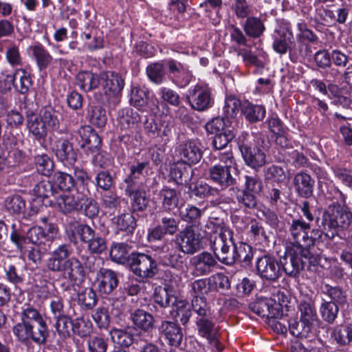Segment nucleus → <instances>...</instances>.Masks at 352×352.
Wrapping results in <instances>:
<instances>
[{
	"mask_svg": "<svg viewBox=\"0 0 352 352\" xmlns=\"http://www.w3.org/2000/svg\"><path fill=\"white\" fill-rule=\"evenodd\" d=\"M14 334L18 340L23 344H28L32 341V331L31 324L21 322L14 326L12 329Z\"/></svg>",
	"mask_w": 352,
	"mask_h": 352,
	"instance_id": "774afa93",
	"label": "nucleus"
},
{
	"mask_svg": "<svg viewBox=\"0 0 352 352\" xmlns=\"http://www.w3.org/2000/svg\"><path fill=\"white\" fill-rule=\"evenodd\" d=\"M293 185L300 197L308 199L313 195L315 180L307 171L301 170L295 174Z\"/></svg>",
	"mask_w": 352,
	"mask_h": 352,
	"instance_id": "a878e982",
	"label": "nucleus"
},
{
	"mask_svg": "<svg viewBox=\"0 0 352 352\" xmlns=\"http://www.w3.org/2000/svg\"><path fill=\"white\" fill-rule=\"evenodd\" d=\"M236 263H240L242 267H250L253 258L252 248L244 243H239L236 254Z\"/></svg>",
	"mask_w": 352,
	"mask_h": 352,
	"instance_id": "0e129e2a",
	"label": "nucleus"
},
{
	"mask_svg": "<svg viewBox=\"0 0 352 352\" xmlns=\"http://www.w3.org/2000/svg\"><path fill=\"white\" fill-rule=\"evenodd\" d=\"M278 261L281 276L285 272L291 278H296L305 267L311 270V266L316 267L320 259L318 256L313 254L310 250L303 248L302 245H294L292 248L286 250Z\"/></svg>",
	"mask_w": 352,
	"mask_h": 352,
	"instance_id": "7ed1b4c3",
	"label": "nucleus"
},
{
	"mask_svg": "<svg viewBox=\"0 0 352 352\" xmlns=\"http://www.w3.org/2000/svg\"><path fill=\"white\" fill-rule=\"evenodd\" d=\"M51 148L58 160L65 164H74L77 160V153L73 144L63 138L52 140Z\"/></svg>",
	"mask_w": 352,
	"mask_h": 352,
	"instance_id": "dca6fc26",
	"label": "nucleus"
},
{
	"mask_svg": "<svg viewBox=\"0 0 352 352\" xmlns=\"http://www.w3.org/2000/svg\"><path fill=\"white\" fill-rule=\"evenodd\" d=\"M319 312L324 322L332 324L336 322L338 317L339 307L335 302L324 300L320 306Z\"/></svg>",
	"mask_w": 352,
	"mask_h": 352,
	"instance_id": "5fc2aeb1",
	"label": "nucleus"
},
{
	"mask_svg": "<svg viewBox=\"0 0 352 352\" xmlns=\"http://www.w3.org/2000/svg\"><path fill=\"white\" fill-rule=\"evenodd\" d=\"M30 50L32 51L41 71L45 69L51 64L52 56L41 45L31 46Z\"/></svg>",
	"mask_w": 352,
	"mask_h": 352,
	"instance_id": "4d7b16f0",
	"label": "nucleus"
},
{
	"mask_svg": "<svg viewBox=\"0 0 352 352\" xmlns=\"http://www.w3.org/2000/svg\"><path fill=\"white\" fill-rule=\"evenodd\" d=\"M90 192H83L82 200L80 203V210H82L83 214L89 219H94L98 215L99 205L93 198L89 197Z\"/></svg>",
	"mask_w": 352,
	"mask_h": 352,
	"instance_id": "bf43d9fd",
	"label": "nucleus"
},
{
	"mask_svg": "<svg viewBox=\"0 0 352 352\" xmlns=\"http://www.w3.org/2000/svg\"><path fill=\"white\" fill-rule=\"evenodd\" d=\"M272 38L274 50L280 55L288 52L291 60L292 52L296 45L291 29L288 26H280L274 30Z\"/></svg>",
	"mask_w": 352,
	"mask_h": 352,
	"instance_id": "f8f14e48",
	"label": "nucleus"
},
{
	"mask_svg": "<svg viewBox=\"0 0 352 352\" xmlns=\"http://www.w3.org/2000/svg\"><path fill=\"white\" fill-rule=\"evenodd\" d=\"M327 226L322 222L321 217L318 214L316 217V228H313L309 234L307 232L303 248H307L309 250L311 247H314L316 244L323 241V236L333 240L335 236L331 231H328L326 228Z\"/></svg>",
	"mask_w": 352,
	"mask_h": 352,
	"instance_id": "5701e85b",
	"label": "nucleus"
},
{
	"mask_svg": "<svg viewBox=\"0 0 352 352\" xmlns=\"http://www.w3.org/2000/svg\"><path fill=\"white\" fill-rule=\"evenodd\" d=\"M76 231L80 241L87 244V250L90 253L100 254L107 250L106 239L89 225L78 223Z\"/></svg>",
	"mask_w": 352,
	"mask_h": 352,
	"instance_id": "1a4fd4ad",
	"label": "nucleus"
},
{
	"mask_svg": "<svg viewBox=\"0 0 352 352\" xmlns=\"http://www.w3.org/2000/svg\"><path fill=\"white\" fill-rule=\"evenodd\" d=\"M204 238L201 229L195 225H190L177 234L175 242L180 252L192 255L203 248Z\"/></svg>",
	"mask_w": 352,
	"mask_h": 352,
	"instance_id": "6e6552de",
	"label": "nucleus"
},
{
	"mask_svg": "<svg viewBox=\"0 0 352 352\" xmlns=\"http://www.w3.org/2000/svg\"><path fill=\"white\" fill-rule=\"evenodd\" d=\"M101 83L106 95L113 96V104L117 105L120 101L122 91L124 87V80L121 75L114 72L101 73Z\"/></svg>",
	"mask_w": 352,
	"mask_h": 352,
	"instance_id": "ddd939ff",
	"label": "nucleus"
},
{
	"mask_svg": "<svg viewBox=\"0 0 352 352\" xmlns=\"http://www.w3.org/2000/svg\"><path fill=\"white\" fill-rule=\"evenodd\" d=\"M174 307H175L174 317L177 318L175 322H179L182 325L186 326L192 315L190 304L186 300H179Z\"/></svg>",
	"mask_w": 352,
	"mask_h": 352,
	"instance_id": "13d9d810",
	"label": "nucleus"
},
{
	"mask_svg": "<svg viewBox=\"0 0 352 352\" xmlns=\"http://www.w3.org/2000/svg\"><path fill=\"white\" fill-rule=\"evenodd\" d=\"M241 113L248 122L255 123L264 119L266 111L263 105L245 102L241 106Z\"/></svg>",
	"mask_w": 352,
	"mask_h": 352,
	"instance_id": "ea45409f",
	"label": "nucleus"
},
{
	"mask_svg": "<svg viewBox=\"0 0 352 352\" xmlns=\"http://www.w3.org/2000/svg\"><path fill=\"white\" fill-rule=\"evenodd\" d=\"M13 81L14 89L21 94H27L32 85L30 75L24 69L15 73Z\"/></svg>",
	"mask_w": 352,
	"mask_h": 352,
	"instance_id": "6e6d98bb",
	"label": "nucleus"
},
{
	"mask_svg": "<svg viewBox=\"0 0 352 352\" xmlns=\"http://www.w3.org/2000/svg\"><path fill=\"white\" fill-rule=\"evenodd\" d=\"M126 195L130 198L131 212H143L146 210L149 204V197L144 189H124Z\"/></svg>",
	"mask_w": 352,
	"mask_h": 352,
	"instance_id": "473e14b6",
	"label": "nucleus"
},
{
	"mask_svg": "<svg viewBox=\"0 0 352 352\" xmlns=\"http://www.w3.org/2000/svg\"><path fill=\"white\" fill-rule=\"evenodd\" d=\"M188 100L190 107L197 111H206L212 107L214 100L210 89L204 86L197 85L189 92Z\"/></svg>",
	"mask_w": 352,
	"mask_h": 352,
	"instance_id": "2eb2a0df",
	"label": "nucleus"
},
{
	"mask_svg": "<svg viewBox=\"0 0 352 352\" xmlns=\"http://www.w3.org/2000/svg\"><path fill=\"white\" fill-rule=\"evenodd\" d=\"M72 253L69 243H62L52 251L47 268L54 272L63 273L73 283H82L86 276L85 267L76 257L69 258Z\"/></svg>",
	"mask_w": 352,
	"mask_h": 352,
	"instance_id": "f03ea898",
	"label": "nucleus"
},
{
	"mask_svg": "<svg viewBox=\"0 0 352 352\" xmlns=\"http://www.w3.org/2000/svg\"><path fill=\"white\" fill-rule=\"evenodd\" d=\"M33 191L45 207L52 205L58 194L57 188L49 181L40 182L34 186Z\"/></svg>",
	"mask_w": 352,
	"mask_h": 352,
	"instance_id": "7c9ffc66",
	"label": "nucleus"
},
{
	"mask_svg": "<svg viewBox=\"0 0 352 352\" xmlns=\"http://www.w3.org/2000/svg\"><path fill=\"white\" fill-rule=\"evenodd\" d=\"M101 74L91 72H80L76 76V85L85 92L91 91L98 87L101 83Z\"/></svg>",
	"mask_w": 352,
	"mask_h": 352,
	"instance_id": "72a5a7b5",
	"label": "nucleus"
},
{
	"mask_svg": "<svg viewBox=\"0 0 352 352\" xmlns=\"http://www.w3.org/2000/svg\"><path fill=\"white\" fill-rule=\"evenodd\" d=\"M128 263L131 272L142 279H151L159 272L156 260L148 254L132 252L129 254Z\"/></svg>",
	"mask_w": 352,
	"mask_h": 352,
	"instance_id": "0eeeda50",
	"label": "nucleus"
},
{
	"mask_svg": "<svg viewBox=\"0 0 352 352\" xmlns=\"http://www.w3.org/2000/svg\"><path fill=\"white\" fill-rule=\"evenodd\" d=\"M37 173L45 177H50L54 171L53 160L47 154L36 155L34 157Z\"/></svg>",
	"mask_w": 352,
	"mask_h": 352,
	"instance_id": "8fccbe9b",
	"label": "nucleus"
},
{
	"mask_svg": "<svg viewBox=\"0 0 352 352\" xmlns=\"http://www.w3.org/2000/svg\"><path fill=\"white\" fill-rule=\"evenodd\" d=\"M322 292L330 298L329 302H335L336 305H344L346 302V291L342 287L326 284L322 288Z\"/></svg>",
	"mask_w": 352,
	"mask_h": 352,
	"instance_id": "680f3d73",
	"label": "nucleus"
},
{
	"mask_svg": "<svg viewBox=\"0 0 352 352\" xmlns=\"http://www.w3.org/2000/svg\"><path fill=\"white\" fill-rule=\"evenodd\" d=\"M195 324L199 336L206 338L208 341L215 340V335L218 331L215 327L212 316L206 318H196Z\"/></svg>",
	"mask_w": 352,
	"mask_h": 352,
	"instance_id": "58836bf2",
	"label": "nucleus"
},
{
	"mask_svg": "<svg viewBox=\"0 0 352 352\" xmlns=\"http://www.w3.org/2000/svg\"><path fill=\"white\" fill-rule=\"evenodd\" d=\"M258 140L260 146H254L252 138L247 132H242L237 139V145L245 164L256 171L267 163L266 155L260 148H264L265 140L263 138H259Z\"/></svg>",
	"mask_w": 352,
	"mask_h": 352,
	"instance_id": "423d86ee",
	"label": "nucleus"
},
{
	"mask_svg": "<svg viewBox=\"0 0 352 352\" xmlns=\"http://www.w3.org/2000/svg\"><path fill=\"white\" fill-rule=\"evenodd\" d=\"M32 331V341L38 345H44L47 343L50 336L48 326L45 320L31 324Z\"/></svg>",
	"mask_w": 352,
	"mask_h": 352,
	"instance_id": "49530a36",
	"label": "nucleus"
},
{
	"mask_svg": "<svg viewBox=\"0 0 352 352\" xmlns=\"http://www.w3.org/2000/svg\"><path fill=\"white\" fill-rule=\"evenodd\" d=\"M82 196L83 192H80L79 188L77 187L76 195H59L58 193L55 201L56 202L60 210L63 213L67 214L80 210Z\"/></svg>",
	"mask_w": 352,
	"mask_h": 352,
	"instance_id": "2f4dec72",
	"label": "nucleus"
},
{
	"mask_svg": "<svg viewBox=\"0 0 352 352\" xmlns=\"http://www.w3.org/2000/svg\"><path fill=\"white\" fill-rule=\"evenodd\" d=\"M175 152L179 161L191 166L199 163L203 157L201 145L192 140L179 144Z\"/></svg>",
	"mask_w": 352,
	"mask_h": 352,
	"instance_id": "4468645a",
	"label": "nucleus"
},
{
	"mask_svg": "<svg viewBox=\"0 0 352 352\" xmlns=\"http://www.w3.org/2000/svg\"><path fill=\"white\" fill-rule=\"evenodd\" d=\"M153 299L155 302L162 308L174 307L179 300L176 296L174 287L167 283L155 287Z\"/></svg>",
	"mask_w": 352,
	"mask_h": 352,
	"instance_id": "aec40b11",
	"label": "nucleus"
},
{
	"mask_svg": "<svg viewBox=\"0 0 352 352\" xmlns=\"http://www.w3.org/2000/svg\"><path fill=\"white\" fill-rule=\"evenodd\" d=\"M148 91L145 87L140 86H132L131 89V104L137 108L139 111H148L152 110L148 107Z\"/></svg>",
	"mask_w": 352,
	"mask_h": 352,
	"instance_id": "e433bc0d",
	"label": "nucleus"
},
{
	"mask_svg": "<svg viewBox=\"0 0 352 352\" xmlns=\"http://www.w3.org/2000/svg\"><path fill=\"white\" fill-rule=\"evenodd\" d=\"M243 28L246 35L253 38L261 37L265 30L263 21L256 16L248 17L243 25Z\"/></svg>",
	"mask_w": 352,
	"mask_h": 352,
	"instance_id": "a18cd8bd",
	"label": "nucleus"
},
{
	"mask_svg": "<svg viewBox=\"0 0 352 352\" xmlns=\"http://www.w3.org/2000/svg\"><path fill=\"white\" fill-rule=\"evenodd\" d=\"M54 320H56L54 327L58 334L65 339L69 338L74 320L67 314L54 318Z\"/></svg>",
	"mask_w": 352,
	"mask_h": 352,
	"instance_id": "338daca9",
	"label": "nucleus"
},
{
	"mask_svg": "<svg viewBox=\"0 0 352 352\" xmlns=\"http://www.w3.org/2000/svg\"><path fill=\"white\" fill-rule=\"evenodd\" d=\"M232 170L231 166L221 164L211 166L208 170V179L221 192L236 184V179L232 175Z\"/></svg>",
	"mask_w": 352,
	"mask_h": 352,
	"instance_id": "9b49d317",
	"label": "nucleus"
},
{
	"mask_svg": "<svg viewBox=\"0 0 352 352\" xmlns=\"http://www.w3.org/2000/svg\"><path fill=\"white\" fill-rule=\"evenodd\" d=\"M278 163L292 164L296 168H306L309 166V159L298 151L290 148L278 151V155L275 157Z\"/></svg>",
	"mask_w": 352,
	"mask_h": 352,
	"instance_id": "393cba45",
	"label": "nucleus"
},
{
	"mask_svg": "<svg viewBox=\"0 0 352 352\" xmlns=\"http://www.w3.org/2000/svg\"><path fill=\"white\" fill-rule=\"evenodd\" d=\"M161 208L166 212L179 209L182 205L181 193L175 188L164 186L159 192Z\"/></svg>",
	"mask_w": 352,
	"mask_h": 352,
	"instance_id": "bb28decb",
	"label": "nucleus"
},
{
	"mask_svg": "<svg viewBox=\"0 0 352 352\" xmlns=\"http://www.w3.org/2000/svg\"><path fill=\"white\" fill-rule=\"evenodd\" d=\"M97 279L99 292L104 294H111L119 283L118 274L110 269L101 268L97 273Z\"/></svg>",
	"mask_w": 352,
	"mask_h": 352,
	"instance_id": "c756f323",
	"label": "nucleus"
},
{
	"mask_svg": "<svg viewBox=\"0 0 352 352\" xmlns=\"http://www.w3.org/2000/svg\"><path fill=\"white\" fill-rule=\"evenodd\" d=\"M113 342L119 345V348H129L134 342L135 336L130 327L124 329L113 328L109 331Z\"/></svg>",
	"mask_w": 352,
	"mask_h": 352,
	"instance_id": "c9c22d12",
	"label": "nucleus"
},
{
	"mask_svg": "<svg viewBox=\"0 0 352 352\" xmlns=\"http://www.w3.org/2000/svg\"><path fill=\"white\" fill-rule=\"evenodd\" d=\"M130 318L135 329L152 337L156 329V321L152 314L138 308L131 311Z\"/></svg>",
	"mask_w": 352,
	"mask_h": 352,
	"instance_id": "f3484780",
	"label": "nucleus"
},
{
	"mask_svg": "<svg viewBox=\"0 0 352 352\" xmlns=\"http://www.w3.org/2000/svg\"><path fill=\"white\" fill-rule=\"evenodd\" d=\"M300 319L304 322L314 325L317 322L318 316L314 302L311 300H302L298 305Z\"/></svg>",
	"mask_w": 352,
	"mask_h": 352,
	"instance_id": "864d4df0",
	"label": "nucleus"
},
{
	"mask_svg": "<svg viewBox=\"0 0 352 352\" xmlns=\"http://www.w3.org/2000/svg\"><path fill=\"white\" fill-rule=\"evenodd\" d=\"M230 190L236 191V199L241 207L250 210L256 208L258 206L256 195L238 188L231 187Z\"/></svg>",
	"mask_w": 352,
	"mask_h": 352,
	"instance_id": "09e8293b",
	"label": "nucleus"
},
{
	"mask_svg": "<svg viewBox=\"0 0 352 352\" xmlns=\"http://www.w3.org/2000/svg\"><path fill=\"white\" fill-rule=\"evenodd\" d=\"M54 182L57 189L71 191L76 186L74 177L67 173L57 171L54 175Z\"/></svg>",
	"mask_w": 352,
	"mask_h": 352,
	"instance_id": "052dcab7",
	"label": "nucleus"
},
{
	"mask_svg": "<svg viewBox=\"0 0 352 352\" xmlns=\"http://www.w3.org/2000/svg\"><path fill=\"white\" fill-rule=\"evenodd\" d=\"M310 229L309 222H306L302 219H293L289 224V232L295 241L294 245H301V241L304 243L307 233Z\"/></svg>",
	"mask_w": 352,
	"mask_h": 352,
	"instance_id": "4c0bfd02",
	"label": "nucleus"
},
{
	"mask_svg": "<svg viewBox=\"0 0 352 352\" xmlns=\"http://www.w3.org/2000/svg\"><path fill=\"white\" fill-rule=\"evenodd\" d=\"M98 301L96 292L91 287H85L77 294V302L83 310H91Z\"/></svg>",
	"mask_w": 352,
	"mask_h": 352,
	"instance_id": "c03bdc74",
	"label": "nucleus"
},
{
	"mask_svg": "<svg viewBox=\"0 0 352 352\" xmlns=\"http://www.w3.org/2000/svg\"><path fill=\"white\" fill-rule=\"evenodd\" d=\"M210 292H224L230 288V282L227 276L223 273H217L208 278Z\"/></svg>",
	"mask_w": 352,
	"mask_h": 352,
	"instance_id": "69168bd1",
	"label": "nucleus"
},
{
	"mask_svg": "<svg viewBox=\"0 0 352 352\" xmlns=\"http://www.w3.org/2000/svg\"><path fill=\"white\" fill-rule=\"evenodd\" d=\"M278 305L267 297L258 298L254 302L250 304L249 307L252 311L261 317L277 318L281 313L278 312Z\"/></svg>",
	"mask_w": 352,
	"mask_h": 352,
	"instance_id": "4be33fe9",
	"label": "nucleus"
},
{
	"mask_svg": "<svg viewBox=\"0 0 352 352\" xmlns=\"http://www.w3.org/2000/svg\"><path fill=\"white\" fill-rule=\"evenodd\" d=\"M210 224L212 226L213 232L218 234L211 240V247L216 258L223 265H234L239 244L234 241L232 230L223 223L210 221Z\"/></svg>",
	"mask_w": 352,
	"mask_h": 352,
	"instance_id": "20e7f679",
	"label": "nucleus"
},
{
	"mask_svg": "<svg viewBox=\"0 0 352 352\" xmlns=\"http://www.w3.org/2000/svg\"><path fill=\"white\" fill-rule=\"evenodd\" d=\"M318 214L322 222L327 226V230L331 231L335 237L348 229L352 222L350 209L339 203H333L324 210L319 209Z\"/></svg>",
	"mask_w": 352,
	"mask_h": 352,
	"instance_id": "39448f33",
	"label": "nucleus"
},
{
	"mask_svg": "<svg viewBox=\"0 0 352 352\" xmlns=\"http://www.w3.org/2000/svg\"><path fill=\"white\" fill-rule=\"evenodd\" d=\"M190 306L197 314L196 318H206L212 316L210 306L206 296H192Z\"/></svg>",
	"mask_w": 352,
	"mask_h": 352,
	"instance_id": "de8ad7c7",
	"label": "nucleus"
},
{
	"mask_svg": "<svg viewBox=\"0 0 352 352\" xmlns=\"http://www.w3.org/2000/svg\"><path fill=\"white\" fill-rule=\"evenodd\" d=\"M217 258L211 253L204 251L192 257L190 263L194 267L196 273L199 276L209 274L213 268L217 266Z\"/></svg>",
	"mask_w": 352,
	"mask_h": 352,
	"instance_id": "412c9836",
	"label": "nucleus"
},
{
	"mask_svg": "<svg viewBox=\"0 0 352 352\" xmlns=\"http://www.w3.org/2000/svg\"><path fill=\"white\" fill-rule=\"evenodd\" d=\"M193 175L194 170L191 168V166L179 160L174 163L170 167V177L177 185L189 186Z\"/></svg>",
	"mask_w": 352,
	"mask_h": 352,
	"instance_id": "c85d7f7f",
	"label": "nucleus"
},
{
	"mask_svg": "<svg viewBox=\"0 0 352 352\" xmlns=\"http://www.w3.org/2000/svg\"><path fill=\"white\" fill-rule=\"evenodd\" d=\"M87 117L89 122L98 128L104 127L107 122L106 110L99 104H92L89 106Z\"/></svg>",
	"mask_w": 352,
	"mask_h": 352,
	"instance_id": "a19ab883",
	"label": "nucleus"
},
{
	"mask_svg": "<svg viewBox=\"0 0 352 352\" xmlns=\"http://www.w3.org/2000/svg\"><path fill=\"white\" fill-rule=\"evenodd\" d=\"M159 250L160 261L163 265L179 269L182 266V255L179 253L177 245L175 246L171 242L164 243L160 247H157L155 250Z\"/></svg>",
	"mask_w": 352,
	"mask_h": 352,
	"instance_id": "6ab92c4d",
	"label": "nucleus"
},
{
	"mask_svg": "<svg viewBox=\"0 0 352 352\" xmlns=\"http://www.w3.org/2000/svg\"><path fill=\"white\" fill-rule=\"evenodd\" d=\"M148 162H137L129 167V173L124 179L126 184L124 189H138L141 188L143 179L145 177V168L148 166Z\"/></svg>",
	"mask_w": 352,
	"mask_h": 352,
	"instance_id": "cd10ccee",
	"label": "nucleus"
},
{
	"mask_svg": "<svg viewBox=\"0 0 352 352\" xmlns=\"http://www.w3.org/2000/svg\"><path fill=\"white\" fill-rule=\"evenodd\" d=\"M256 274L263 280L276 282L281 277L279 261L273 256L263 255L256 261Z\"/></svg>",
	"mask_w": 352,
	"mask_h": 352,
	"instance_id": "9d476101",
	"label": "nucleus"
},
{
	"mask_svg": "<svg viewBox=\"0 0 352 352\" xmlns=\"http://www.w3.org/2000/svg\"><path fill=\"white\" fill-rule=\"evenodd\" d=\"M80 138V147L86 152L96 153L101 146V139L90 126H82L78 131Z\"/></svg>",
	"mask_w": 352,
	"mask_h": 352,
	"instance_id": "b1692460",
	"label": "nucleus"
},
{
	"mask_svg": "<svg viewBox=\"0 0 352 352\" xmlns=\"http://www.w3.org/2000/svg\"><path fill=\"white\" fill-rule=\"evenodd\" d=\"M117 121L122 130H131L140 122V117L132 108L125 107L118 111Z\"/></svg>",
	"mask_w": 352,
	"mask_h": 352,
	"instance_id": "f704fd0d",
	"label": "nucleus"
},
{
	"mask_svg": "<svg viewBox=\"0 0 352 352\" xmlns=\"http://www.w3.org/2000/svg\"><path fill=\"white\" fill-rule=\"evenodd\" d=\"M28 240L32 244L42 247L45 251L47 250V247L50 248L51 243L45 234V229L41 226H34L27 232Z\"/></svg>",
	"mask_w": 352,
	"mask_h": 352,
	"instance_id": "37998d69",
	"label": "nucleus"
},
{
	"mask_svg": "<svg viewBox=\"0 0 352 352\" xmlns=\"http://www.w3.org/2000/svg\"><path fill=\"white\" fill-rule=\"evenodd\" d=\"M24 109L27 129L38 142L45 141L48 132L59 129L60 125L58 118L59 113L52 106H45L37 113L38 104L30 102L27 98H25Z\"/></svg>",
	"mask_w": 352,
	"mask_h": 352,
	"instance_id": "f257e3e1",
	"label": "nucleus"
},
{
	"mask_svg": "<svg viewBox=\"0 0 352 352\" xmlns=\"http://www.w3.org/2000/svg\"><path fill=\"white\" fill-rule=\"evenodd\" d=\"M189 193L190 197H196L201 199L210 196H217L220 193V189L212 187L206 182L201 181L195 184H190L188 186Z\"/></svg>",
	"mask_w": 352,
	"mask_h": 352,
	"instance_id": "79ce46f5",
	"label": "nucleus"
},
{
	"mask_svg": "<svg viewBox=\"0 0 352 352\" xmlns=\"http://www.w3.org/2000/svg\"><path fill=\"white\" fill-rule=\"evenodd\" d=\"M113 222L120 230L128 234H132L137 226L135 217L129 213H122L118 215L113 218Z\"/></svg>",
	"mask_w": 352,
	"mask_h": 352,
	"instance_id": "e2e57ef3",
	"label": "nucleus"
},
{
	"mask_svg": "<svg viewBox=\"0 0 352 352\" xmlns=\"http://www.w3.org/2000/svg\"><path fill=\"white\" fill-rule=\"evenodd\" d=\"M148 79L156 85H161L165 80L166 71L162 62H155L149 64L146 68Z\"/></svg>",
	"mask_w": 352,
	"mask_h": 352,
	"instance_id": "603ef678",
	"label": "nucleus"
},
{
	"mask_svg": "<svg viewBox=\"0 0 352 352\" xmlns=\"http://www.w3.org/2000/svg\"><path fill=\"white\" fill-rule=\"evenodd\" d=\"M264 179L267 182L282 184L287 180V174L284 168L278 165L272 164L263 170Z\"/></svg>",
	"mask_w": 352,
	"mask_h": 352,
	"instance_id": "3c124183",
	"label": "nucleus"
},
{
	"mask_svg": "<svg viewBox=\"0 0 352 352\" xmlns=\"http://www.w3.org/2000/svg\"><path fill=\"white\" fill-rule=\"evenodd\" d=\"M159 330L169 346L175 348L181 346L184 334L182 327L177 322L163 320L161 322Z\"/></svg>",
	"mask_w": 352,
	"mask_h": 352,
	"instance_id": "a211bd4d",
	"label": "nucleus"
}]
</instances>
